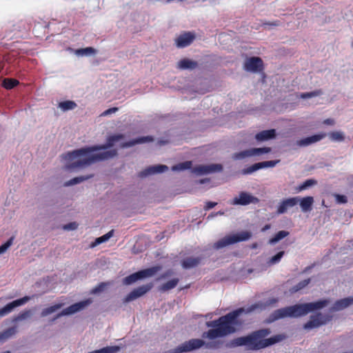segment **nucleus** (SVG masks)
I'll list each match as a JSON object with an SVG mask.
<instances>
[{
  "label": "nucleus",
  "instance_id": "obj_1",
  "mask_svg": "<svg viewBox=\"0 0 353 353\" xmlns=\"http://www.w3.org/2000/svg\"><path fill=\"white\" fill-rule=\"evenodd\" d=\"M278 302V298H271L265 301L256 303L247 308H239L217 320L208 321L206 323V326L212 327V329L203 332L202 337L214 340L232 334L236 332V326L241 325V322L238 320V317L241 314L243 313L250 314L255 310L262 311L268 307L275 306Z\"/></svg>",
  "mask_w": 353,
  "mask_h": 353
},
{
  "label": "nucleus",
  "instance_id": "obj_2",
  "mask_svg": "<svg viewBox=\"0 0 353 353\" xmlns=\"http://www.w3.org/2000/svg\"><path fill=\"white\" fill-rule=\"evenodd\" d=\"M123 139V134H117L108 137L105 144L82 148L68 152L65 158L71 162L66 165L67 169H82L93 164L95 163L94 152L110 148L116 142Z\"/></svg>",
  "mask_w": 353,
  "mask_h": 353
},
{
  "label": "nucleus",
  "instance_id": "obj_3",
  "mask_svg": "<svg viewBox=\"0 0 353 353\" xmlns=\"http://www.w3.org/2000/svg\"><path fill=\"white\" fill-rule=\"evenodd\" d=\"M271 333L270 329L265 328L256 330L251 334L234 339L227 344L228 347L245 346L248 350H259L286 339L283 334L273 336L269 339H264Z\"/></svg>",
  "mask_w": 353,
  "mask_h": 353
},
{
  "label": "nucleus",
  "instance_id": "obj_4",
  "mask_svg": "<svg viewBox=\"0 0 353 353\" xmlns=\"http://www.w3.org/2000/svg\"><path fill=\"white\" fill-rule=\"evenodd\" d=\"M329 300L323 299L316 302L296 304L274 310L265 319V323H272L284 318H298L307 314L309 312L321 310L326 307Z\"/></svg>",
  "mask_w": 353,
  "mask_h": 353
},
{
  "label": "nucleus",
  "instance_id": "obj_5",
  "mask_svg": "<svg viewBox=\"0 0 353 353\" xmlns=\"http://www.w3.org/2000/svg\"><path fill=\"white\" fill-rule=\"evenodd\" d=\"M251 236L252 233L248 231H242L236 234H230L214 243L213 248L219 250L238 242L247 241Z\"/></svg>",
  "mask_w": 353,
  "mask_h": 353
},
{
  "label": "nucleus",
  "instance_id": "obj_6",
  "mask_svg": "<svg viewBox=\"0 0 353 353\" xmlns=\"http://www.w3.org/2000/svg\"><path fill=\"white\" fill-rule=\"evenodd\" d=\"M205 341L202 339H192L185 341L176 347L168 351V353H184L194 351L204 346Z\"/></svg>",
  "mask_w": 353,
  "mask_h": 353
},
{
  "label": "nucleus",
  "instance_id": "obj_7",
  "mask_svg": "<svg viewBox=\"0 0 353 353\" xmlns=\"http://www.w3.org/2000/svg\"><path fill=\"white\" fill-rule=\"evenodd\" d=\"M92 303L91 299H88L84 301L76 303L71 305L70 306L63 309L61 312L58 313L52 319V321L61 318L63 316H68L74 314L78 312H80L88 307Z\"/></svg>",
  "mask_w": 353,
  "mask_h": 353
},
{
  "label": "nucleus",
  "instance_id": "obj_8",
  "mask_svg": "<svg viewBox=\"0 0 353 353\" xmlns=\"http://www.w3.org/2000/svg\"><path fill=\"white\" fill-rule=\"evenodd\" d=\"M332 316L322 313H317L315 315L310 316V320L303 325V328L306 330H310L326 324L331 321Z\"/></svg>",
  "mask_w": 353,
  "mask_h": 353
},
{
  "label": "nucleus",
  "instance_id": "obj_9",
  "mask_svg": "<svg viewBox=\"0 0 353 353\" xmlns=\"http://www.w3.org/2000/svg\"><path fill=\"white\" fill-rule=\"evenodd\" d=\"M259 199L247 192H241L238 196H235L230 202L231 205H247L251 203L256 204Z\"/></svg>",
  "mask_w": 353,
  "mask_h": 353
},
{
  "label": "nucleus",
  "instance_id": "obj_10",
  "mask_svg": "<svg viewBox=\"0 0 353 353\" xmlns=\"http://www.w3.org/2000/svg\"><path fill=\"white\" fill-rule=\"evenodd\" d=\"M153 285L152 283H148L146 285H143L141 286H139L135 289H134L131 292H130L123 300V303H127L129 302H131L145 294H146L148 292H149Z\"/></svg>",
  "mask_w": 353,
  "mask_h": 353
},
{
  "label": "nucleus",
  "instance_id": "obj_11",
  "mask_svg": "<svg viewBox=\"0 0 353 353\" xmlns=\"http://www.w3.org/2000/svg\"><path fill=\"white\" fill-rule=\"evenodd\" d=\"M30 300V297L26 296L21 299H17L11 303H8L3 307L0 309V318L10 314L15 307L24 305Z\"/></svg>",
  "mask_w": 353,
  "mask_h": 353
},
{
  "label": "nucleus",
  "instance_id": "obj_12",
  "mask_svg": "<svg viewBox=\"0 0 353 353\" xmlns=\"http://www.w3.org/2000/svg\"><path fill=\"white\" fill-rule=\"evenodd\" d=\"M279 161H268L254 163L251 166L242 170L241 173L244 175L250 174L260 169L274 167Z\"/></svg>",
  "mask_w": 353,
  "mask_h": 353
},
{
  "label": "nucleus",
  "instance_id": "obj_13",
  "mask_svg": "<svg viewBox=\"0 0 353 353\" xmlns=\"http://www.w3.org/2000/svg\"><path fill=\"white\" fill-rule=\"evenodd\" d=\"M223 170L221 164L202 165L194 168L192 172L197 174H207L213 172H219Z\"/></svg>",
  "mask_w": 353,
  "mask_h": 353
},
{
  "label": "nucleus",
  "instance_id": "obj_14",
  "mask_svg": "<svg viewBox=\"0 0 353 353\" xmlns=\"http://www.w3.org/2000/svg\"><path fill=\"white\" fill-rule=\"evenodd\" d=\"M263 65V61L259 57H250L245 59L244 62V69L248 72H257L261 70Z\"/></svg>",
  "mask_w": 353,
  "mask_h": 353
},
{
  "label": "nucleus",
  "instance_id": "obj_15",
  "mask_svg": "<svg viewBox=\"0 0 353 353\" xmlns=\"http://www.w3.org/2000/svg\"><path fill=\"white\" fill-rule=\"evenodd\" d=\"M299 203V196L291 197L283 200L277 207L278 214L286 213L289 210Z\"/></svg>",
  "mask_w": 353,
  "mask_h": 353
},
{
  "label": "nucleus",
  "instance_id": "obj_16",
  "mask_svg": "<svg viewBox=\"0 0 353 353\" xmlns=\"http://www.w3.org/2000/svg\"><path fill=\"white\" fill-rule=\"evenodd\" d=\"M168 170V167L165 165H155L148 167L139 172V176L141 178H143L152 174L164 172Z\"/></svg>",
  "mask_w": 353,
  "mask_h": 353
},
{
  "label": "nucleus",
  "instance_id": "obj_17",
  "mask_svg": "<svg viewBox=\"0 0 353 353\" xmlns=\"http://www.w3.org/2000/svg\"><path fill=\"white\" fill-rule=\"evenodd\" d=\"M326 137L325 133L312 135L305 137L296 141V145L299 147H306L311 144L320 141Z\"/></svg>",
  "mask_w": 353,
  "mask_h": 353
},
{
  "label": "nucleus",
  "instance_id": "obj_18",
  "mask_svg": "<svg viewBox=\"0 0 353 353\" xmlns=\"http://www.w3.org/2000/svg\"><path fill=\"white\" fill-rule=\"evenodd\" d=\"M194 34L191 32H185L180 35L176 39V44L178 48H185L190 45L194 41Z\"/></svg>",
  "mask_w": 353,
  "mask_h": 353
},
{
  "label": "nucleus",
  "instance_id": "obj_19",
  "mask_svg": "<svg viewBox=\"0 0 353 353\" xmlns=\"http://www.w3.org/2000/svg\"><path fill=\"white\" fill-rule=\"evenodd\" d=\"M353 304V297H347L336 301L330 307V312H337L344 310Z\"/></svg>",
  "mask_w": 353,
  "mask_h": 353
},
{
  "label": "nucleus",
  "instance_id": "obj_20",
  "mask_svg": "<svg viewBox=\"0 0 353 353\" xmlns=\"http://www.w3.org/2000/svg\"><path fill=\"white\" fill-rule=\"evenodd\" d=\"M117 150L116 149H111L104 152L94 154L95 162L105 161L113 159L117 156Z\"/></svg>",
  "mask_w": 353,
  "mask_h": 353
},
{
  "label": "nucleus",
  "instance_id": "obj_21",
  "mask_svg": "<svg viewBox=\"0 0 353 353\" xmlns=\"http://www.w3.org/2000/svg\"><path fill=\"white\" fill-rule=\"evenodd\" d=\"M314 198L308 196L303 198L299 196V204L303 212H310L312 209Z\"/></svg>",
  "mask_w": 353,
  "mask_h": 353
},
{
  "label": "nucleus",
  "instance_id": "obj_22",
  "mask_svg": "<svg viewBox=\"0 0 353 353\" xmlns=\"http://www.w3.org/2000/svg\"><path fill=\"white\" fill-rule=\"evenodd\" d=\"M153 141V138L150 136L142 137L138 139H133L132 141L122 143L120 145L121 148H127L134 146L136 144L144 143L146 142H151Z\"/></svg>",
  "mask_w": 353,
  "mask_h": 353
},
{
  "label": "nucleus",
  "instance_id": "obj_23",
  "mask_svg": "<svg viewBox=\"0 0 353 353\" xmlns=\"http://www.w3.org/2000/svg\"><path fill=\"white\" fill-rule=\"evenodd\" d=\"M201 257L190 256L184 259L181 262V265L184 269H190L197 266L201 261Z\"/></svg>",
  "mask_w": 353,
  "mask_h": 353
},
{
  "label": "nucleus",
  "instance_id": "obj_24",
  "mask_svg": "<svg viewBox=\"0 0 353 353\" xmlns=\"http://www.w3.org/2000/svg\"><path fill=\"white\" fill-rule=\"evenodd\" d=\"M276 137V130L274 129L263 130L257 133L255 139L259 141H268L274 139Z\"/></svg>",
  "mask_w": 353,
  "mask_h": 353
},
{
  "label": "nucleus",
  "instance_id": "obj_25",
  "mask_svg": "<svg viewBox=\"0 0 353 353\" xmlns=\"http://www.w3.org/2000/svg\"><path fill=\"white\" fill-rule=\"evenodd\" d=\"M197 66L198 63L196 61L189 59H183L177 63V67L181 70H193Z\"/></svg>",
  "mask_w": 353,
  "mask_h": 353
},
{
  "label": "nucleus",
  "instance_id": "obj_26",
  "mask_svg": "<svg viewBox=\"0 0 353 353\" xmlns=\"http://www.w3.org/2000/svg\"><path fill=\"white\" fill-rule=\"evenodd\" d=\"M161 269V266L157 265L139 271L141 279L154 276L157 272L160 271Z\"/></svg>",
  "mask_w": 353,
  "mask_h": 353
},
{
  "label": "nucleus",
  "instance_id": "obj_27",
  "mask_svg": "<svg viewBox=\"0 0 353 353\" xmlns=\"http://www.w3.org/2000/svg\"><path fill=\"white\" fill-rule=\"evenodd\" d=\"M161 269V266L157 265L139 271L141 279L154 276L157 272L160 271Z\"/></svg>",
  "mask_w": 353,
  "mask_h": 353
},
{
  "label": "nucleus",
  "instance_id": "obj_28",
  "mask_svg": "<svg viewBox=\"0 0 353 353\" xmlns=\"http://www.w3.org/2000/svg\"><path fill=\"white\" fill-rule=\"evenodd\" d=\"M93 177V174H88L85 176H80L74 177L68 181H66L64 184L65 186H72L78 183H80L81 182H83L86 180H88Z\"/></svg>",
  "mask_w": 353,
  "mask_h": 353
},
{
  "label": "nucleus",
  "instance_id": "obj_29",
  "mask_svg": "<svg viewBox=\"0 0 353 353\" xmlns=\"http://www.w3.org/2000/svg\"><path fill=\"white\" fill-rule=\"evenodd\" d=\"M17 332V326L9 327L0 333V341L3 342L14 336Z\"/></svg>",
  "mask_w": 353,
  "mask_h": 353
},
{
  "label": "nucleus",
  "instance_id": "obj_30",
  "mask_svg": "<svg viewBox=\"0 0 353 353\" xmlns=\"http://www.w3.org/2000/svg\"><path fill=\"white\" fill-rule=\"evenodd\" d=\"M113 234H114V230H112L110 232H108L107 234H105L99 238H97L95 239V241L93 243H92V244L90 245V247L94 248L102 243L106 242L113 236Z\"/></svg>",
  "mask_w": 353,
  "mask_h": 353
},
{
  "label": "nucleus",
  "instance_id": "obj_31",
  "mask_svg": "<svg viewBox=\"0 0 353 353\" xmlns=\"http://www.w3.org/2000/svg\"><path fill=\"white\" fill-rule=\"evenodd\" d=\"M64 303H57L50 307H46L43 309L41 312V316L42 317L47 316L61 308L63 306Z\"/></svg>",
  "mask_w": 353,
  "mask_h": 353
},
{
  "label": "nucleus",
  "instance_id": "obj_32",
  "mask_svg": "<svg viewBox=\"0 0 353 353\" xmlns=\"http://www.w3.org/2000/svg\"><path fill=\"white\" fill-rule=\"evenodd\" d=\"M290 234L289 232L285 230H281L278 232L274 237L270 239L268 241V243L270 245H274L283 239L285 238Z\"/></svg>",
  "mask_w": 353,
  "mask_h": 353
},
{
  "label": "nucleus",
  "instance_id": "obj_33",
  "mask_svg": "<svg viewBox=\"0 0 353 353\" xmlns=\"http://www.w3.org/2000/svg\"><path fill=\"white\" fill-rule=\"evenodd\" d=\"M77 106L74 101L70 100L60 102L58 105V107L63 112L74 110Z\"/></svg>",
  "mask_w": 353,
  "mask_h": 353
},
{
  "label": "nucleus",
  "instance_id": "obj_34",
  "mask_svg": "<svg viewBox=\"0 0 353 353\" xmlns=\"http://www.w3.org/2000/svg\"><path fill=\"white\" fill-rule=\"evenodd\" d=\"M97 53V50L92 47H87L85 48L77 49L75 51V54L78 56H91Z\"/></svg>",
  "mask_w": 353,
  "mask_h": 353
},
{
  "label": "nucleus",
  "instance_id": "obj_35",
  "mask_svg": "<svg viewBox=\"0 0 353 353\" xmlns=\"http://www.w3.org/2000/svg\"><path fill=\"white\" fill-rule=\"evenodd\" d=\"M139 279H141V277L139 271L125 277L123 280V283L126 285H131Z\"/></svg>",
  "mask_w": 353,
  "mask_h": 353
},
{
  "label": "nucleus",
  "instance_id": "obj_36",
  "mask_svg": "<svg viewBox=\"0 0 353 353\" xmlns=\"http://www.w3.org/2000/svg\"><path fill=\"white\" fill-rule=\"evenodd\" d=\"M330 139L335 142H342L345 140V134L342 131H334L328 134Z\"/></svg>",
  "mask_w": 353,
  "mask_h": 353
},
{
  "label": "nucleus",
  "instance_id": "obj_37",
  "mask_svg": "<svg viewBox=\"0 0 353 353\" xmlns=\"http://www.w3.org/2000/svg\"><path fill=\"white\" fill-rule=\"evenodd\" d=\"M179 281V280L178 279H173L160 286L159 290L161 292H166L172 290L177 285Z\"/></svg>",
  "mask_w": 353,
  "mask_h": 353
},
{
  "label": "nucleus",
  "instance_id": "obj_38",
  "mask_svg": "<svg viewBox=\"0 0 353 353\" xmlns=\"http://www.w3.org/2000/svg\"><path fill=\"white\" fill-rule=\"evenodd\" d=\"M192 167V161H187L183 163H178L172 167V171H183L190 169Z\"/></svg>",
  "mask_w": 353,
  "mask_h": 353
},
{
  "label": "nucleus",
  "instance_id": "obj_39",
  "mask_svg": "<svg viewBox=\"0 0 353 353\" xmlns=\"http://www.w3.org/2000/svg\"><path fill=\"white\" fill-rule=\"evenodd\" d=\"M322 94H323V91L321 90H316L312 92L301 93L299 95V97L301 99H310V98L320 96Z\"/></svg>",
  "mask_w": 353,
  "mask_h": 353
},
{
  "label": "nucleus",
  "instance_id": "obj_40",
  "mask_svg": "<svg viewBox=\"0 0 353 353\" xmlns=\"http://www.w3.org/2000/svg\"><path fill=\"white\" fill-rule=\"evenodd\" d=\"M310 282V279H305L303 281H300L299 283H297L296 285L293 286L290 289L291 293H295L303 288H304L305 286H307Z\"/></svg>",
  "mask_w": 353,
  "mask_h": 353
},
{
  "label": "nucleus",
  "instance_id": "obj_41",
  "mask_svg": "<svg viewBox=\"0 0 353 353\" xmlns=\"http://www.w3.org/2000/svg\"><path fill=\"white\" fill-rule=\"evenodd\" d=\"M249 157H252L250 149L245 150L232 154V159L234 160H241Z\"/></svg>",
  "mask_w": 353,
  "mask_h": 353
},
{
  "label": "nucleus",
  "instance_id": "obj_42",
  "mask_svg": "<svg viewBox=\"0 0 353 353\" xmlns=\"http://www.w3.org/2000/svg\"><path fill=\"white\" fill-rule=\"evenodd\" d=\"M317 183V181L315 179H307L301 185H300L298 188V191L301 192L305 190L313 185H315Z\"/></svg>",
  "mask_w": 353,
  "mask_h": 353
},
{
  "label": "nucleus",
  "instance_id": "obj_43",
  "mask_svg": "<svg viewBox=\"0 0 353 353\" xmlns=\"http://www.w3.org/2000/svg\"><path fill=\"white\" fill-rule=\"evenodd\" d=\"M251 155L253 156H259L263 154L269 153L271 152L270 148H251Z\"/></svg>",
  "mask_w": 353,
  "mask_h": 353
},
{
  "label": "nucleus",
  "instance_id": "obj_44",
  "mask_svg": "<svg viewBox=\"0 0 353 353\" xmlns=\"http://www.w3.org/2000/svg\"><path fill=\"white\" fill-rule=\"evenodd\" d=\"M111 283L110 282H102L100 283L97 286L94 287L90 292L92 294H99L110 285Z\"/></svg>",
  "mask_w": 353,
  "mask_h": 353
},
{
  "label": "nucleus",
  "instance_id": "obj_45",
  "mask_svg": "<svg viewBox=\"0 0 353 353\" xmlns=\"http://www.w3.org/2000/svg\"><path fill=\"white\" fill-rule=\"evenodd\" d=\"M19 84V81L14 79H4L3 81V86L8 89H12Z\"/></svg>",
  "mask_w": 353,
  "mask_h": 353
},
{
  "label": "nucleus",
  "instance_id": "obj_46",
  "mask_svg": "<svg viewBox=\"0 0 353 353\" xmlns=\"http://www.w3.org/2000/svg\"><path fill=\"white\" fill-rule=\"evenodd\" d=\"M284 254H285L284 251H280L276 255L273 256L268 260V264L269 265H272L279 263L281 259L283 256Z\"/></svg>",
  "mask_w": 353,
  "mask_h": 353
},
{
  "label": "nucleus",
  "instance_id": "obj_47",
  "mask_svg": "<svg viewBox=\"0 0 353 353\" xmlns=\"http://www.w3.org/2000/svg\"><path fill=\"white\" fill-rule=\"evenodd\" d=\"M32 315L31 310H25L20 313L18 316L14 317L12 320L13 322L21 321L27 319Z\"/></svg>",
  "mask_w": 353,
  "mask_h": 353
},
{
  "label": "nucleus",
  "instance_id": "obj_48",
  "mask_svg": "<svg viewBox=\"0 0 353 353\" xmlns=\"http://www.w3.org/2000/svg\"><path fill=\"white\" fill-rule=\"evenodd\" d=\"M14 236L10 237L4 244L0 245V255L5 253L12 245Z\"/></svg>",
  "mask_w": 353,
  "mask_h": 353
},
{
  "label": "nucleus",
  "instance_id": "obj_49",
  "mask_svg": "<svg viewBox=\"0 0 353 353\" xmlns=\"http://www.w3.org/2000/svg\"><path fill=\"white\" fill-rule=\"evenodd\" d=\"M223 342L220 341H214L208 343L205 342L204 346L207 349H218L221 346Z\"/></svg>",
  "mask_w": 353,
  "mask_h": 353
},
{
  "label": "nucleus",
  "instance_id": "obj_50",
  "mask_svg": "<svg viewBox=\"0 0 353 353\" xmlns=\"http://www.w3.org/2000/svg\"><path fill=\"white\" fill-rule=\"evenodd\" d=\"M334 196L336 199V202L339 204H345L347 202V196L339 194H334Z\"/></svg>",
  "mask_w": 353,
  "mask_h": 353
},
{
  "label": "nucleus",
  "instance_id": "obj_51",
  "mask_svg": "<svg viewBox=\"0 0 353 353\" xmlns=\"http://www.w3.org/2000/svg\"><path fill=\"white\" fill-rule=\"evenodd\" d=\"M77 228L78 224L76 222H71L63 226V229L67 231L75 230Z\"/></svg>",
  "mask_w": 353,
  "mask_h": 353
},
{
  "label": "nucleus",
  "instance_id": "obj_52",
  "mask_svg": "<svg viewBox=\"0 0 353 353\" xmlns=\"http://www.w3.org/2000/svg\"><path fill=\"white\" fill-rule=\"evenodd\" d=\"M118 108H109L106 110H105L101 114V116H103V117H105V116H108L112 113H115L116 112L118 111Z\"/></svg>",
  "mask_w": 353,
  "mask_h": 353
},
{
  "label": "nucleus",
  "instance_id": "obj_53",
  "mask_svg": "<svg viewBox=\"0 0 353 353\" xmlns=\"http://www.w3.org/2000/svg\"><path fill=\"white\" fill-rule=\"evenodd\" d=\"M279 25V22L278 21H275L273 22H264L263 23V26L266 27H275Z\"/></svg>",
  "mask_w": 353,
  "mask_h": 353
},
{
  "label": "nucleus",
  "instance_id": "obj_54",
  "mask_svg": "<svg viewBox=\"0 0 353 353\" xmlns=\"http://www.w3.org/2000/svg\"><path fill=\"white\" fill-rule=\"evenodd\" d=\"M216 203L215 202H211V201H208L206 203V205L204 207V209L205 210H209L210 209H212V208H214L215 205H216Z\"/></svg>",
  "mask_w": 353,
  "mask_h": 353
},
{
  "label": "nucleus",
  "instance_id": "obj_55",
  "mask_svg": "<svg viewBox=\"0 0 353 353\" xmlns=\"http://www.w3.org/2000/svg\"><path fill=\"white\" fill-rule=\"evenodd\" d=\"M323 123L328 125H334L335 124V121L333 119H325Z\"/></svg>",
  "mask_w": 353,
  "mask_h": 353
},
{
  "label": "nucleus",
  "instance_id": "obj_56",
  "mask_svg": "<svg viewBox=\"0 0 353 353\" xmlns=\"http://www.w3.org/2000/svg\"><path fill=\"white\" fill-rule=\"evenodd\" d=\"M173 274V272L172 270H168L166 272H165L163 274H162L160 277V279H165L166 277H168L171 276Z\"/></svg>",
  "mask_w": 353,
  "mask_h": 353
},
{
  "label": "nucleus",
  "instance_id": "obj_57",
  "mask_svg": "<svg viewBox=\"0 0 353 353\" xmlns=\"http://www.w3.org/2000/svg\"><path fill=\"white\" fill-rule=\"evenodd\" d=\"M270 225L269 224H267L265 225L262 229H261V231L262 232H265L267 230L270 229Z\"/></svg>",
  "mask_w": 353,
  "mask_h": 353
},
{
  "label": "nucleus",
  "instance_id": "obj_58",
  "mask_svg": "<svg viewBox=\"0 0 353 353\" xmlns=\"http://www.w3.org/2000/svg\"><path fill=\"white\" fill-rule=\"evenodd\" d=\"M257 247H258V245H257V243H253V244L252 245V246H251V248H252V249H255V248H256Z\"/></svg>",
  "mask_w": 353,
  "mask_h": 353
}]
</instances>
